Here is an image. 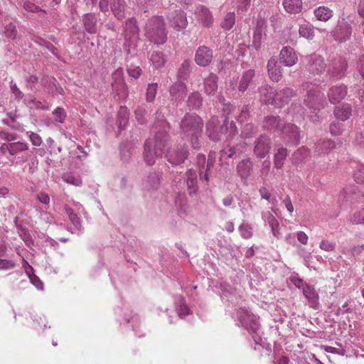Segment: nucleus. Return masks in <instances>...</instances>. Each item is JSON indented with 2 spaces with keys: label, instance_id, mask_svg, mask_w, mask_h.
I'll return each mask as SVG.
<instances>
[{
  "label": "nucleus",
  "instance_id": "f257e3e1",
  "mask_svg": "<svg viewBox=\"0 0 364 364\" xmlns=\"http://www.w3.org/2000/svg\"><path fill=\"white\" fill-rule=\"evenodd\" d=\"M301 90L306 92V96L304 100V106L299 105L293 103L291 109L293 112L299 115L304 114L307 109L310 110V114H308L310 120L313 122L319 121V117L317 113L318 111L324 107L326 105L325 95L321 91L316 90L314 85L310 82H304L301 85Z\"/></svg>",
  "mask_w": 364,
  "mask_h": 364
},
{
  "label": "nucleus",
  "instance_id": "f03ea898",
  "mask_svg": "<svg viewBox=\"0 0 364 364\" xmlns=\"http://www.w3.org/2000/svg\"><path fill=\"white\" fill-rule=\"evenodd\" d=\"M203 127L202 119L194 114H187L182 119L180 124V133L183 139H188L194 149L200 147L199 138Z\"/></svg>",
  "mask_w": 364,
  "mask_h": 364
},
{
  "label": "nucleus",
  "instance_id": "7ed1b4c3",
  "mask_svg": "<svg viewBox=\"0 0 364 364\" xmlns=\"http://www.w3.org/2000/svg\"><path fill=\"white\" fill-rule=\"evenodd\" d=\"M168 139V134L161 131L156 133L154 139H149L146 141L143 157L146 165H154L156 159L165 153Z\"/></svg>",
  "mask_w": 364,
  "mask_h": 364
},
{
  "label": "nucleus",
  "instance_id": "20e7f679",
  "mask_svg": "<svg viewBox=\"0 0 364 364\" xmlns=\"http://www.w3.org/2000/svg\"><path fill=\"white\" fill-rule=\"evenodd\" d=\"M144 35L154 44H164L167 40V32L164 18L160 16L150 18L145 24Z\"/></svg>",
  "mask_w": 364,
  "mask_h": 364
},
{
  "label": "nucleus",
  "instance_id": "39448f33",
  "mask_svg": "<svg viewBox=\"0 0 364 364\" xmlns=\"http://www.w3.org/2000/svg\"><path fill=\"white\" fill-rule=\"evenodd\" d=\"M139 29L136 19L134 18L127 19L124 28V43L123 46L127 55L134 54L139 41Z\"/></svg>",
  "mask_w": 364,
  "mask_h": 364
},
{
  "label": "nucleus",
  "instance_id": "423d86ee",
  "mask_svg": "<svg viewBox=\"0 0 364 364\" xmlns=\"http://www.w3.org/2000/svg\"><path fill=\"white\" fill-rule=\"evenodd\" d=\"M262 127L270 132H287L289 129L294 133V138L297 139L296 126L293 124H284L279 116H267L262 122Z\"/></svg>",
  "mask_w": 364,
  "mask_h": 364
},
{
  "label": "nucleus",
  "instance_id": "0eeeda50",
  "mask_svg": "<svg viewBox=\"0 0 364 364\" xmlns=\"http://www.w3.org/2000/svg\"><path fill=\"white\" fill-rule=\"evenodd\" d=\"M236 318L240 325L251 333H256L259 328L257 316L245 308H239L237 310Z\"/></svg>",
  "mask_w": 364,
  "mask_h": 364
},
{
  "label": "nucleus",
  "instance_id": "6e6552de",
  "mask_svg": "<svg viewBox=\"0 0 364 364\" xmlns=\"http://www.w3.org/2000/svg\"><path fill=\"white\" fill-rule=\"evenodd\" d=\"M189 152L186 144H177L167 149L165 156L172 165H180L188 158Z\"/></svg>",
  "mask_w": 364,
  "mask_h": 364
},
{
  "label": "nucleus",
  "instance_id": "1a4fd4ad",
  "mask_svg": "<svg viewBox=\"0 0 364 364\" xmlns=\"http://www.w3.org/2000/svg\"><path fill=\"white\" fill-rule=\"evenodd\" d=\"M228 121L225 119L223 125H219L218 117H212L206 124V134L208 138L217 141L220 139L223 134L228 131Z\"/></svg>",
  "mask_w": 364,
  "mask_h": 364
},
{
  "label": "nucleus",
  "instance_id": "9d476101",
  "mask_svg": "<svg viewBox=\"0 0 364 364\" xmlns=\"http://www.w3.org/2000/svg\"><path fill=\"white\" fill-rule=\"evenodd\" d=\"M333 39L338 42L343 43L349 40L352 34V26L344 18L338 21V23L332 31Z\"/></svg>",
  "mask_w": 364,
  "mask_h": 364
},
{
  "label": "nucleus",
  "instance_id": "9b49d317",
  "mask_svg": "<svg viewBox=\"0 0 364 364\" xmlns=\"http://www.w3.org/2000/svg\"><path fill=\"white\" fill-rule=\"evenodd\" d=\"M271 149L270 139L266 134H261L254 142L253 153L259 159H264Z\"/></svg>",
  "mask_w": 364,
  "mask_h": 364
},
{
  "label": "nucleus",
  "instance_id": "f8f14e48",
  "mask_svg": "<svg viewBox=\"0 0 364 364\" xmlns=\"http://www.w3.org/2000/svg\"><path fill=\"white\" fill-rule=\"evenodd\" d=\"M168 19L171 27L177 31L184 30L188 26L186 14L182 10H176L169 14Z\"/></svg>",
  "mask_w": 364,
  "mask_h": 364
},
{
  "label": "nucleus",
  "instance_id": "ddd939ff",
  "mask_svg": "<svg viewBox=\"0 0 364 364\" xmlns=\"http://www.w3.org/2000/svg\"><path fill=\"white\" fill-rule=\"evenodd\" d=\"M347 68L348 64L346 60L342 58L335 60L327 71V76L331 80H339L346 75Z\"/></svg>",
  "mask_w": 364,
  "mask_h": 364
},
{
  "label": "nucleus",
  "instance_id": "4468645a",
  "mask_svg": "<svg viewBox=\"0 0 364 364\" xmlns=\"http://www.w3.org/2000/svg\"><path fill=\"white\" fill-rule=\"evenodd\" d=\"M28 144L26 142L16 141L10 143H4L0 147V152L6 155L9 154L11 156H17L18 154L27 151Z\"/></svg>",
  "mask_w": 364,
  "mask_h": 364
},
{
  "label": "nucleus",
  "instance_id": "2eb2a0df",
  "mask_svg": "<svg viewBox=\"0 0 364 364\" xmlns=\"http://www.w3.org/2000/svg\"><path fill=\"white\" fill-rule=\"evenodd\" d=\"M307 60L308 69L311 74L321 75L325 71L326 65L321 55L314 53L308 56Z\"/></svg>",
  "mask_w": 364,
  "mask_h": 364
},
{
  "label": "nucleus",
  "instance_id": "dca6fc26",
  "mask_svg": "<svg viewBox=\"0 0 364 364\" xmlns=\"http://www.w3.org/2000/svg\"><path fill=\"white\" fill-rule=\"evenodd\" d=\"M213 58V50L205 46L198 47L196 51L195 61L199 66L206 67L209 65Z\"/></svg>",
  "mask_w": 364,
  "mask_h": 364
},
{
  "label": "nucleus",
  "instance_id": "f3484780",
  "mask_svg": "<svg viewBox=\"0 0 364 364\" xmlns=\"http://www.w3.org/2000/svg\"><path fill=\"white\" fill-rule=\"evenodd\" d=\"M112 87L117 95L122 94L127 95V87L124 83L123 78V70L122 68L116 70L112 75Z\"/></svg>",
  "mask_w": 364,
  "mask_h": 364
},
{
  "label": "nucleus",
  "instance_id": "a211bd4d",
  "mask_svg": "<svg viewBox=\"0 0 364 364\" xmlns=\"http://www.w3.org/2000/svg\"><path fill=\"white\" fill-rule=\"evenodd\" d=\"M327 95L331 103H338L347 95V87L343 84L332 86L329 88Z\"/></svg>",
  "mask_w": 364,
  "mask_h": 364
},
{
  "label": "nucleus",
  "instance_id": "6ab92c4d",
  "mask_svg": "<svg viewBox=\"0 0 364 364\" xmlns=\"http://www.w3.org/2000/svg\"><path fill=\"white\" fill-rule=\"evenodd\" d=\"M252 170L253 163L249 158L242 159L236 166L237 173L243 181H247L249 179Z\"/></svg>",
  "mask_w": 364,
  "mask_h": 364
},
{
  "label": "nucleus",
  "instance_id": "aec40b11",
  "mask_svg": "<svg viewBox=\"0 0 364 364\" xmlns=\"http://www.w3.org/2000/svg\"><path fill=\"white\" fill-rule=\"evenodd\" d=\"M294 91L289 87H285L275 92L274 105L277 107H282L288 104L294 95Z\"/></svg>",
  "mask_w": 364,
  "mask_h": 364
},
{
  "label": "nucleus",
  "instance_id": "412c9836",
  "mask_svg": "<svg viewBox=\"0 0 364 364\" xmlns=\"http://www.w3.org/2000/svg\"><path fill=\"white\" fill-rule=\"evenodd\" d=\"M298 58L294 50L291 47H284L280 52V63L291 67L296 63Z\"/></svg>",
  "mask_w": 364,
  "mask_h": 364
},
{
  "label": "nucleus",
  "instance_id": "4be33fe9",
  "mask_svg": "<svg viewBox=\"0 0 364 364\" xmlns=\"http://www.w3.org/2000/svg\"><path fill=\"white\" fill-rule=\"evenodd\" d=\"M266 23L260 19L257 21V25L253 34V46L259 50L262 46V41L265 36Z\"/></svg>",
  "mask_w": 364,
  "mask_h": 364
},
{
  "label": "nucleus",
  "instance_id": "5701e85b",
  "mask_svg": "<svg viewBox=\"0 0 364 364\" xmlns=\"http://www.w3.org/2000/svg\"><path fill=\"white\" fill-rule=\"evenodd\" d=\"M196 14L198 21L203 26L209 27L213 22V16L208 8L203 5H199L196 9Z\"/></svg>",
  "mask_w": 364,
  "mask_h": 364
},
{
  "label": "nucleus",
  "instance_id": "b1692460",
  "mask_svg": "<svg viewBox=\"0 0 364 364\" xmlns=\"http://www.w3.org/2000/svg\"><path fill=\"white\" fill-rule=\"evenodd\" d=\"M267 72L269 78L273 82H279L282 77L281 67L278 65L277 59L272 58L267 63Z\"/></svg>",
  "mask_w": 364,
  "mask_h": 364
},
{
  "label": "nucleus",
  "instance_id": "393cba45",
  "mask_svg": "<svg viewBox=\"0 0 364 364\" xmlns=\"http://www.w3.org/2000/svg\"><path fill=\"white\" fill-rule=\"evenodd\" d=\"M258 92L261 102L274 105L276 91L274 90L272 87L267 85H262L258 88Z\"/></svg>",
  "mask_w": 364,
  "mask_h": 364
},
{
  "label": "nucleus",
  "instance_id": "a878e982",
  "mask_svg": "<svg viewBox=\"0 0 364 364\" xmlns=\"http://www.w3.org/2000/svg\"><path fill=\"white\" fill-rule=\"evenodd\" d=\"M64 210L68 215L70 221L73 224V227L70 228V231L74 234L80 232L82 228L80 218L74 213L73 208L69 207L68 205H64Z\"/></svg>",
  "mask_w": 364,
  "mask_h": 364
},
{
  "label": "nucleus",
  "instance_id": "bb28decb",
  "mask_svg": "<svg viewBox=\"0 0 364 364\" xmlns=\"http://www.w3.org/2000/svg\"><path fill=\"white\" fill-rule=\"evenodd\" d=\"M217 75L214 73H210L209 75L204 79L203 87L204 92L207 95H214L218 90Z\"/></svg>",
  "mask_w": 364,
  "mask_h": 364
},
{
  "label": "nucleus",
  "instance_id": "cd10ccee",
  "mask_svg": "<svg viewBox=\"0 0 364 364\" xmlns=\"http://www.w3.org/2000/svg\"><path fill=\"white\" fill-rule=\"evenodd\" d=\"M186 85L181 80L174 83L170 88L171 96L172 97V99L176 101L183 100L186 95Z\"/></svg>",
  "mask_w": 364,
  "mask_h": 364
},
{
  "label": "nucleus",
  "instance_id": "c85d7f7f",
  "mask_svg": "<svg viewBox=\"0 0 364 364\" xmlns=\"http://www.w3.org/2000/svg\"><path fill=\"white\" fill-rule=\"evenodd\" d=\"M185 181L189 194L193 195L198 190V180L196 171L192 168L187 171L185 175Z\"/></svg>",
  "mask_w": 364,
  "mask_h": 364
},
{
  "label": "nucleus",
  "instance_id": "c756f323",
  "mask_svg": "<svg viewBox=\"0 0 364 364\" xmlns=\"http://www.w3.org/2000/svg\"><path fill=\"white\" fill-rule=\"evenodd\" d=\"M111 10L114 16L122 20L125 17L126 4L124 0H111Z\"/></svg>",
  "mask_w": 364,
  "mask_h": 364
},
{
  "label": "nucleus",
  "instance_id": "7c9ffc66",
  "mask_svg": "<svg viewBox=\"0 0 364 364\" xmlns=\"http://www.w3.org/2000/svg\"><path fill=\"white\" fill-rule=\"evenodd\" d=\"M302 291L311 306L314 309H317L318 306V294L316 293L314 288L307 284L304 287Z\"/></svg>",
  "mask_w": 364,
  "mask_h": 364
},
{
  "label": "nucleus",
  "instance_id": "2f4dec72",
  "mask_svg": "<svg viewBox=\"0 0 364 364\" xmlns=\"http://www.w3.org/2000/svg\"><path fill=\"white\" fill-rule=\"evenodd\" d=\"M255 75V71L253 69H250L245 71L242 75L240 81L238 85V90L240 92H245L248 86L250 85Z\"/></svg>",
  "mask_w": 364,
  "mask_h": 364
},
{
  "label": "nucleus",
  "instance_id": "473e14b6",
  "mask_svg": "<svg viewBox=\"0 0 364 364\" xmlns=\"http://www.w3.org/2000/svg\"><path fill=\"white\" fill-rule=\"evenodd\" d=\"M336 148V144L331 139L319 141L316 144L315 150L318 154H324Z\"/></svg>",
  "mask_w": 364,
  "mask_h": 364
},
{
  "label": "nucleus",
  "instance_id": "72a5a7b5",
  "mask_svg": "<svg viewBox=\"0 0 364 364\" xmlns=\"http://www.w3.org/2000/svg\"><path fill=\"white\" fill-rule=\"evenodd\" d=\"M83 23L85 30L90 33L97 32V18L93 14H86L83 16Z\"/></svg>",
  "mask_w": 364,
  "mask_h": 364
},
{
  "label": "nucleus",
  "instance_id": "f704fd0d",
  "mask_svg": "<svg viewBox=\"0 0 364 364\" xmlns=\"http://www.w3.org/2000/svg\"><path fill=\"white\" fill-rule=\"evenodd\" d=\"M314 14L317 20L327 21L333 16V12L328 7L322 6L315 9Z\"/></svg>",
  "mask_w": 364,
  "mask_h": 364
},
{
  "label": "nucleus",
  "instance_id": "c9c22d12",
  "mask_svg": "<svg viewBox=\"0 0 364 364\" xmlns=\"http://www.w3.org/2000/svg\"><path fill=\"white\" fill-rule=\"evenodd\" d=\"M160 180L161 176L159 173H152L147 177L146 180L144 182V187L147 191L157 189L160 184Z\"/></svg>",
  "mask_w": 364,
  "mask_h": 364
},
{
  "label": "nucleus",
  "instance_id": "e433bc0d",
  "mask_svg": "<svg viewBox=\"0 0 364 364\" xmlns=\"http://www.w3.org/2000/svg\"><path fill=\"white\" fill-rule=\"evenodd\" d=\"M284 9L291 14H296L301 11L302 2L301 0H283Z\"/></svg>",
  "mask_w": 364,
  "mask_h": 364
},
{
  "label": "nucleus",
  "instance_id": "4c0bfd02",
  "mask_svg": "<svg viewBox=\"0 0 364 364\" xmlns=\"http://www.w3.org/2000/svg\"><path fill=\"white\" fill-rule=\"evenodd\" d=\"M334 114L337 119L345 121L351 115V107L348 104L337 107L334 110Z\"/></svg>",
  "mask_w": 364,
  "mask_h": 364
},
{
  "label": "nucleus",
  "instance_id": "58836bf2",
  "mask_svg": "<svg viewBox=\"0 0 364 364\" xmlns=\"http://www.w3.org/2000/svg\"><path fill=\"white\" fill-rule=\"evenodd\" d=\"M288 155L287 149L283 147L279 148L274 154V164L277 169H281Z\"/></svg>",
  "mask_w": 364,
  "mask_h": 364
},
{
  "label": "nucleus",
  "instance_id": "ea45409f",
  "mask_svg": "<svg viewBox=\"0 0 364 364\" xmlns=\"http://www.w3.org/2000/svg\"><path fill=\"white\" fill-rule=\"evenodd\" d=\"M215 161V152L210 151L208 154V160L206 162L205 171H203V170L201 168H200V179H204L207 182L209 181L208 171L210 170L211 168L213 167Z\"/></svg>",
  "mask_w": 364,
  "mask_h": 364
},
{
  "label": "nucleus",
  "instance_id": "a19ab883",
  "mask_svg": "<svg viewBox=\"0 0 364 364\" xmlns=\"http://www.w3.org/2000/svg\"><path fill=\"white\" fill-rule=\"evenodd\" d=\"M238 231L243 239L248 240L253 236V228L252 225L246 220H243L239 225Z\"/></svg>",
  "mask_w": 364,
  "mask_h": 364
},
{
  "label": "nucleus",
  "instance_id": "79ce46f5",
  "mask_svg": "<svg viewBox=\"0 0 364 364\" xmlns=\"http://www.w3.org/2000/svg\"><path fill=\"white\" fill-rule=\"evenodd\" d=\"M129 120V111L126 107H120L118 112L117 123L119 129H124Z\"/></svg>",
  "mask_w": 364,
  "mask_h": 364
},
{
  "label": "nucleus",
  "instance_id": "37998d69",
  "mask_svg": "<svg viewBox=\"0 0 364 364\" xmlns=\"http://www.w3.org/2000/svg\"><path fill=\"white\" fill-rule=\"evenodd\" d=\"M150 61L153 66L156 69L162 68L166 63L164 55L163 53L159 51H154L151 53Z\"/></svg>",
  "mask_w": 364,
  "mask_h": 364
},
{
  "label": "nucleus",
  "instance_id": "c03bdc74",
  "mask_svg": "<svg viewBox=\"0 0 364 364\" xmlns=\"http://www.w3.org/2000/svg\"><path fill=\"white\" fill-rule=\"evenodd\" d=\"M62 179L64 182L75 186H81L82 184L80 176L73 173H64L62 176Z\"/></svg>",
  "mask_w": 364,
  "mask_h": 364
},
{
  "label": "nucleus",
  "instance_id": "a18cd8bd",
  "mask_svg": "<svg viewBox=\"0 0 364 364\" xmlns=\"http://www.w3.org/2000/svg\"><path fill=\"white\" fill-rule=\"evenodd\" d=\"M203 98L200 93L198 92L192 93L189 97L187 102L188 106L190 109H198L202 105Z\"/></svg>",
  "mask_w": 364,
  "mask_h": 364
},
{
  "label": "nucleus",
  "instance_id": "49530a36",
  "mask_svg": "<svg viewBox=\"0 0 364 364\" xmlns=\"http://www.w3.org/2000/svg\"><path fill=\"white\" fill-rule=\"evenodd\" d=\"M191 72V61L185 60L181 65L178 71V80H184L187 78Z\"/></svg>",
  "mask_w": 364,
  "mask_h": 364
},
{
  "label": "nucleus",
  "instance_id": "de8ad7c7",
  "mask_svg": "<svg viewBox=\"0 0 364 364\" xmlns=\"http://www.w3.org/2000/svg\"><path fill=\"white\" fill-rule=\"evenodd\" d=\"M348 221L352 225H364V208L354 212Z\"/></svg>",
  "mask_w": 364,
  "mask_h": 364
},
{
  "label": "nucleus",
  "instance_id": "09e8293b",
  "mask_svg": "<svg viewBox=\"0 0 364 364\" xmlns=\"http://www.w3.org/2000/svg\"><path fill=\"white\" fill-rule=\"evenodd\" d=\"M235 23V15L234 12H228L221 22V27L226 30H230Z\"/></svg>",
  "mask_w": 364,
  "mask_h": 364
},
{
  "label": "nucleus",
  "instance_id": "8fccbe9b",
  "mask_svg": "<svg viewBox=\"0 0 364 364\" xmlns=\"http://www.w3.org/2000/svg\"><path fill=\"white\" fill-rule=\"evenodd\" d=\"M257 132V127L253 124L248 123L242 127L241 136L244 139H249L253 137Z\"/></svg>",
  "mask_w": 364,
  "mask_h": 364
},
{
  "label": "nucleus",
  "instance_id": "3c124183",
  "mask_svg": "<svg viewBox=\"0 0 364 364\" xmlns=\"http://www.w3.org/2000/svg\"><path fill=\"white\" fill-rule=\"evenodd\" d=\"M299 33L301 36L308 40H311L314 36V28L308 24L301 25L299 29Z\"/></svg>",
  "mask_w": 364,
  "mask_h": 364
},
{
  "label": "nucleus",
  "instance_id": "603ef678",
  "mask_svg": "<svg viewBox=\"0 0 364 364\" xmlns=\"http://www.w3.org/2000/svg\"><path fill=\"white\" fill-rule=\"evenodd\" d=\"M176 311L179 317L183 318L190 314V309L186 306L183 299L178 301L176 306Z\"/></svg>",
  "mask_w": 364,
  "mask_h": 364
},
{
  "label": "nucleus",
  "instance_id": "864d4df0",
  "mask_svg": "<svg viewBox=\"0 0 364 364\" xmlns=\"http://www.w3.org/2000/svg\"><path fill=\"white\" fill-rule=\"evenodd\" d=\"M309 155V150L304 146H302L299 149H298L294 153V159L296 161H302L303 160L306 159Z\"/></svg>",
  "mask_w": 364,
  "mask_h": 364
},
{
  "label": "nucleus",
  "instance_id": "5fc2aeb1",
  "mask_svg": "<svg viewBox=\"0 0 364 364\" xmlns=\"http://www.w3.org/2000/svg\"><path fill=\"white\" fill-rule=\"evenodd\" d=\"M354 180L358 183H364V165L359 164L353 172Z\"/></svg>",
  "mask_w": 364,
  "mask_h": 364
},
{
  "label": "nucleus",
  "instance_id": "6e6d98bb",
  "mask_svg": "<svg viewBox=\"0 0 364 364\" xmlns=\"http://www.w3.org/2000/svg\"><path fill=\"white\" fill-rule=\"evenodd\" d=\"M287 132H279L280 134L283 136V137L287 138L289 142L293 143V144H298L300 139V134L298 129V127H296V132H297V139H293L294 138V133L289 129H286Z\"/></svg>",
  "mask_w": 364,
  "mask_h": 364
},
{
  "label": "nucleus",
  "instance_id": "4d7b16f0",
  "mask_svg": "<svg viewBox=\"0 0 364 364\" xmlns=\"http://www.w3.org/2000/svg\"><path fill=\"white\" fill-rule=\"evenodd\" d=\"M53 115L55 117V120L59 123H63L67 114L65 109L62 107H57L53 112Z\"/></svg>",
  "mask_w": 364,
  "mask_h": 364
},
{
  "label": "nucleus",
  "instance_id": "13d9d810",
  "mask_svg": "<svg viewBox=\"0 0 364 364\" xmlns=\"http://www.w3.org/2000/svg\"><path fill=\"white\" fill-rule=\"evenodd\" d=\"M157 91V84L151 83L149 84L146 90V100L151 102L155 98Z\"/></svg>",
  "mask_w": 364,
  "mask_h": 364
},
{
  "label": "nucleus",
  "instance_id": "bf43d9fd",
  "mask_svg": "<svg viewBox=\"0 0 364 364\" xmlns=\"http://www.w3.org/2000/svg\"><path fill=\"white\" fill-rule=\"evenodd\" d=\"M127 73L131 77L137 79L141 76L142 70L139 66L130 65L127 68Z\"/></svg>",
  "mask_w": 364,
  "mask_h": 364
},
{
  "label": "nucleus",
  "instance_id": "052dcab7",
  "mask_svg": "<svg viewBox=\"0 0 364 364\" xmlns=\"http://www.w3.org/2000/svg\"><path fill=\"white\" fill-rule=\"evenodd\" d=\"M319 247L324 251L333 252L336 249V243L328 240H323L319 244Z\"/></svg>",
  "mask_w": 364,
  "mask_h": 364
},
{
  "label": "nucleus",
  "instance_id": "680f3d73",
  "mask_svg": "<svg viewBox=\"0 0 364 364\" xmlns=\"http://www.w3.org/2000/svg\"><path fill=\"white\" fill-rule=\"evenodd\" d=\"M4 33L7 38L11 39L15 38L17 35V30L15 25L11 23L8 24L5 28Z\"/></svg>",
  "mask_w": 364,
  "mask_h": 364
},
{
  "label": "nucleus",
  "instance_id": "e2e57ef3",
  "mask_svg": "<svg viewBox=\"0 0 364 364\" xmlns=\"http://www.w3.org/2000/svg\"><path fill=\"white\" fill-rule=\"evenodd\" d=\"M236 148L235 146H230L228 149H224L220 151V159H230L236 154Z\"/></svg>",
  "mask_w": 364,
  "mask_h": 364
},
{
  "label": "nucleus",
  "instance_id": "0e129e2a",
  "mask_svg": "<svg viewBox=\"0 0 364 364\" xmlns=\"http://www.w3.org/2000/svg\"><path fill=\"white\" fill-rule=\"evenodd\" d=\"M267 221L269 226L271 227L272 234L276 235V228H278L279 226L278 220L272 214L269 213V215L267 217Z\"/></svg>",
  "mask_w": 364,
  "mask_h": 364
},
{
  "label": "nucleus",
  "instance_id": "69168bd1",
  "mask_svg": "<svg viewBox=\"0 0 364 364\" xmlns=\"http://www.w3.org/2000/svg\"><path fill=\"white\" fill-rule=\"evenodd\" d=\"M11 92L15 100H21L23 99V93L17 87L16 84L11 82Z\"/></svg>",
  "mask_w": 364,
  "mask_h": 364
},
{
  "label": "nucleus",
  "instance_id": "338daca9",
  "mask_svg": "<svg viewBox=\"0 0 364 364\" xmlns=\"http://www.w3.org/2000/svg\"><path fill=\"white\" fill-rule=\"evenodd\" d=\"M330 132L334 136H338L342 132V124L338 122H333L330 125Z\"/></svg>",
  "mask_w": 364,
  "mask_h": 364
},
{
  "label": "nucleus",
  "instance_id": "774afa93",
  "mask_svg": "<svg viewBox=\"0 0 364 364\" xmlns=\"http://www.w3.org/2000/svg\"><path fill=\"white\" fill-rule=\"evenodd\" d=\"M31 282L39 290L43 288V284L41 279L33 273L28 275Z\"/></svg>",
  "mask_w": 364,
  "mask_h": 364
}]
</instances>
